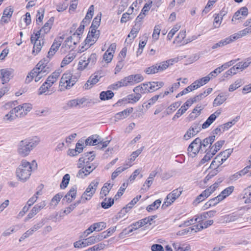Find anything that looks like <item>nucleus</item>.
Wrapping results in <instances>:
<instances>
[{"label": "nucleus", "instance_id": "f257e3e1", "mask_svg": "<svg viewBox=\"0 0 251 251\" xmlns=\"http://www.w3.org/2000/svg\"><path fill=\"white\" fill-rule=\"evenodd\" d=\"M54 17H51L49 20L45 23L44 26L39 30L38 31L35 35H31L30 37L31 43L33 44V49L32 53L35 55L38 53L42 48V46L41 43V41L39 40L41 32H44V33H47L51 27L52 25L54 22Z\"/></svg>", "mask_w": 251, "mask_h": 251}, {"label": "nucleus", "instance_id": "f03ea898", "mask_svg": "<svg viewBox=\"0 0 251 251\" xmlns=\"http://www.w3.org/2000/svg\"><path fill=\"white\" fill-rule=\"evenodd\" d=\"M39 143V139H25L21 141L17 145V151L20 156L25 157L28 156L31 151Z\"/></svg>", "mask_w": 251, "mask_h": 251}, {"label": "nucleus", "instance_id": "7ed1b4c3", "mask_svg": "<svg viewBox=\"0 0 251 251\" xmlns=\"http://www.w3.org/2000/svg\"><path fill=\"white\" fill-rule=\"evenodd\" d=\"M37 167V164L35 160L30 163L25 160H22L21 165L17 169V176L20 180L25 181L30 177L33 168H36Z\"/></svg>", "mask_w": 251, "mask_h": 251}, {"label": "nucleus", "instance_id": "20e7f679", "mask_svg": "<svg viewBox=\"0 0 251 251\" xmlns=\"http://www.w3.org/2000/svg\"><path fill=\"white\" fill-rule=\"evenodd\" d=\"M92 100L89 99L88 97H83L81 98H76L69 100L67 103V105L69 108L78 107L80 108L85 106H88L89 104L91 103Z\"/></svg>", "mask_w": 251, "mask_h": 251}, {"label": "nucleus", "instance_id": "39448f33", "mask_svg": "<svg viewBox=\"0 0 251 251\" xmlns=\"http://www.w3.org/2000/svg\"><path fill=\"white\" fill-rule=\"evenodd\" d=\"M203 150L201 148V139L198 137L189 145L187 149L189 156L192 157H195L200 151L203 152Z\"/></svg>", "mask_w": 251, "mask_h": 251}, {"label": "nucleus", "instance_id": "423d86ee", "mask_svg": "<svg viewBox=\"0 0 251 251\" xmlns=\"http://www.w3.org/2000/svg\"><path fill=\"white\" fill-rule=\"evenodd\" d=\"M94 159V157L92 155L87 158L88 160L86 162L85 169L83 168L79 171L76 175L77 177L82 178L83 174H84V176H86L93 172L94 170V163L92 162Z\"/></svg>", "mask_w": 251, "mask_h": 251}, {"label": "nucleus", "instance_id": "0eeeda50", "mask_svg": "<svg viewBox=\"0 0 251 251\" xmlns=\"http://www.w3.org/2000/svg\"><path fill=\"white\" fill-rule=\"evenodd\" d=\"M240 218H241L240 214L236 212H233L232 213L221 216L219 219L218 222L221 224H228L235 222Z\"/></svg>", "mask_w": 251, "mask_h": 251}, {"label": "nucleus", "instance_id": "6e6552de", "mask_svg": "<svg viewBox=\"0 0 251 251\" xmlns=\"http://www.w3.org/2000/svg\"><path fill=\"white\" fill-rule=\"evenodd\" d=\"M49 62V59H48L41 60L34 68V70L39 71L42 72L44 75H47L51 71L50 68L48 65Z\"/></svg>", "mask_w": 251, "mask_h": 251}, {"label": "nucleus", "instance_id": "1a4fd4ad", "mask_svg": "<svg viewBox=\"0 0 251 251\" xmlns=\"http://www.w3.org/2000/svg\"><path fill=\"white\" fill-rule=\"evenodd\" d=\"M201 129L199 123H194L184 135V139L188 140L191 137L194 136L199 133Z\"/></svg>", "mask_w": 251, "mask_h": 251}, {"label": "nucleus", "instance_id": "9d476101", "mask_svg": "<svg viewBox=\"0 0 251 251\" xmlns=\"http://www.w3.org/2000/svg\"><path fill=\"white\" fill-rule=\"evenodd\" d=\"M46 205V202L45 201H41V202L36 204L32 208L31 210L27 215V217L25 218V221L26 222L32 217H33L35 215H36L41 209L44 208Z\"/></svg>", "mask_w": 251, "mask_h": 251}, {"label": "nucleus", "instance_id": "9b49d317", "mask_svg": "<svg viewBox=\"0 0 251 251\" xmlns=\"http://www.w3.org/2000/svg\"><path fill=\"white\" fill-rule=\"evenodd\" d=\"M194 103L191 99L188 100L179 109L174 116L173 117L172 120H175L178 118L183 114H184L188 108Z\"/></svg>", "mask_w": 251, "mask_h": 251}, {"label": "nucleus", "instance_id": "f8f14e48", "mask_svg": "<svg viewBox=\"0 0 251 251\" xmlns=\"http://www.w3.org/2000/svg\"><path fill=\"white\" fill-rule=\"evenodd\" d=\"M248 15V8L245 6L242 7L234 13L231 21L233 22L234 20H242L245 19Z\"/></svg>", "mask_w": 251, "mask_h": 251}, {"label": "nucleus", "instance_id": "ddd939ff", "mask_svg": "<svg viewBox=\"0 0 251 251\" xmlns=\"http://www.w3.org/2000/svg\"><path fill=\"white\" fill-rule=\"evenodd\" d=\"M91 31H89L88 33L87 36L85 40V49H87L90 48L92 45H93V38L94 37V20H93L90 27Z\"/></svg>", "mask_w": 251, "mask_h": 251}, {"label": "nucleus", "instance_id": "4468645a", "mask_svg": "<svg viewBox=\"0 0 251 251\" xmlns=\"http://www.w3.org/2000/svg\"><path fill=\"white\" fill-rule=\"evenodd\" d=\"M236 121L233 120L231 122H228L225 124L219 126L213 131L214 135L219 134L223 133L225 130L228 129L232 126L235 124Z\"/></svg>", "mask_w": 251, "mask_h": 251}, {"label": "nucleus", "instance_id": "2eb2a0df", "mask_svg": "<svg viewBox=\"0 0 251 251\" xmlns=\"http://www.w3.org/2000/svg\"><path fill=\"white\" fill-rule=\"evenodd\" d=\"M110 140H104L100 136L95 134V149L101 150L106 148Z\"/></svg>", "mask_w": 251, "mask_h": 251}, {"label": "nucleus", "instance_id": "dca6fc26", "mask_svg": "<svg viewBox=\"0 0 251 251\" xmlns=\"http://www.w3.org/2000/svg\"><path fill=\"white\" fill-rule=\"evenodd\" d=\"M221 114V110H217L214 113L210 115V116L207 119L206 121L202 124V128L205 129L209 127L216 120L217 117L219 116Z\"/></svg>", "mask_w": 251, "mask_h": 251}, {"label": "nucleus", "instance_id": "f3484780", "mask_svg": "<svg viewBox=\"0 0 251 251\" xmlns=\"http://www.w3.org/2000/svg\"><path fill=\"white\" fill-rule=\"evenodd\" d=\"M0 75H1L2 84L8 82L12 77V71L7 69H3L0 70Z\"/></svg>", "mask_w": 251, "mask_h": 251}, {"label": "nucleus", "instance_id": "a211bd4d", "mask_svg": "<svg viewBox=\"0 0 251 251\" xmlns=\"http://www.w3.org/2000/svg\"><path fill=\"white\" fill-rule=\"evenodd\" d=\"M60 74L59 70L55 71L51 75L48 76L45 84H48L49 87H51L57 80Z\"/></svg>", "mask_w": 251, "mask_h": 251}, {"label": "nucleus", "instance_id": "6ab92c4d", "mask_svg": "<svg viewBox=\"0 0 251 251\" xmlns=\"http://www.w3.org/2000/svg\"><path fill=\"white\" fill-rule=\"evenodd\" d=\"M251 33V25L237 33L233 34L230 36V37L233 39V41L235 40L239 39L247 35L248 33Z\"/></svg>", "mask_w": 251, "mask_h": 251}, {"label": "nucleus", "instance_id": "aec40b11", "mask_svg": "<svg viewBox=\"0 0 251 251\" xmlns=\"http://www.w3.org/2000/svg\"><path fill=\"white\" fill-rule=\"evenodd\" d=\"M176 61L175 59H171L159 63H156L159 72L163 71L166 70L170 65H173Z\"/></svg>", "mask_w": 251, "mask_h": 251}, {"label": "nucleus", "instance_id": "412c9836", "mask_svg": "<svg viewBox=\"0 0 251 251\" xmlns=\"http://www.w3.org/2000/svg\"><path fill=\"white\" fill-rule=\"evenodd\" d=\"M133 92L135 93H138L140 94L150 92V91L149 87L148 82L142 83L140 85L135 87L133 89Z\"/></svg>", "mask_w": 251, "mask_h": 251}, {"label": "nucleus", "instance_id": "4be33fe9", "mask_svg": "<svg viewBox=\"0 0 251 251\" xmlns=\"http://www.w3.org/2000/svg\"><path fill=\"white\" fill-rule=\"evenodd\" d=\"M113 187V184L109 183H105L102 187L100 194V198L103 199L109 193Z\"/></svg>", "mask_w": 251, "mask_h": 251}, {"label": "nucleus", "instance_id": "5701e85b", "mask_svg": "<svg viewBox=\"0 0 251 251\" xmlns=\"http://www.w3.org/2000/svg\"><path fill=\"white\" fill-rule=\"evenodd\" d=\"M141 98V94L135 93L134 94H130L126 98L122 100V101H127L128 103H135L137 102Z\"/></svg>", "mask_w": 251, "mask_h": 251}, {"label": "nucleus", "instance_id": "b1692460", "mask_svg": "<svg viewBox=\"0 0 251 251\" xmlns=\"http://www.w3.org/2000/svg\"><path fill=\"white\" fill-rule=\"evenodd\" d=\"M227 98V96L226 94L223 93L219 94L214 99L213 102V106L216 107L221 105L226 100Z\"/></svg>", "mask_w": 251, "mask_h": 251}, {"label": "nucleus", "instance_id": "393cba45", "mask_svg": "<svg viewBox=\"0 0 251 251\" xmlns=\"http://www.w3.org/2000/svg\"><path fill=\"white\" fill-rule=\"evenodd\" d=\"M61 44V41H54L52 44L50 50L48 52V58H50L53 56L58 50Z\"/></svg>", "mask_w": 251, "mask_h": 251}, {"label": "nucleus", "instance_id": "a878e982", "mask_svg": "<svg viewBox=\"0 0 251 251\" xmlns=\"http://www.w3.org/2000/svg\"><path fill=\"white\" fill-rule=\"evenodd\" d=\"M94 13V6L92 5L90 6L88 12L85 16L84 19L82 21V24H86V25H88L90 20L93 17V16Z\"/></svg>", "mask_w": 251, "mask_h": 251}, {"label": "nucleus", "instance_id": "bb28decb", "mask_svg": "<svg viewBox=\"0 0 251 251\" xmlns=\"http://www.w3.org/2000/svg\"><path fill=\"white\" fill-rule=\"evenodd\" d=\"M76 54L74 52H71L68 54L62 60L61 63V67H64L69 64L75 58Z\"/></svg>", "mask_w": 251, "mask_h": 251}, {"label": "nucleus", "instance_id": "cd10ccee", "mask_svg": "<svg viewBox=\"0 0 251 251\" xmlns=\"http://www.w3.org/2000/svg\"><path fill=\"white\" fill-rule=\"evenodd\" d=\"M133 112L132 108H127L116 114L115 118L118 120H121L126 118Z\"/></svg>", "mask_w": 251, "mask_h": 251}, {"label": "nucleus", "instance_id": "c85d7f7f", "mask_svg": "<svg viewBox=\"0 0 251 251\" xmlns=\"http://www.w3.org/2000/svg\"><path fill=\"white\" fill-rule=\"evenodd\" d=\"M128 78L130 82V85L140 82L144 79V77L140 74L130 75L128 76Z\"/></svg>", "mask_w": 251, "mask_h": 251}, {"label": "nucleus", "instance_id": "c756f323", "mask_svg": "<svg viewBox=\"0 0 251 251\" xmlns=\"http://www.w3.org/2000/svg\"><path fill=\"white\" fill-rule=\"evenodd\" d=\"M93 57L94 55L93 54L91 55V56L87 58L86 60H83L82 62H79L78 65V69L80 70H82L85 69L89 63L91 62L92 64L93 63Z\"/></svg>", "mask_w": 251, "mask_h": 251}, {"label": "nucleus", "instance_id": "7c9ffc66", "mask_svg": "<svg viewBox=\"0 0 251 251\" xmlns=\"http://www.w3.org/2000/svg\"><path fill=\"white\" fill-rule=\"evenodd\" d=\"M242 199L245 203H251V185L244 190Z\"/></svg>", "mask_w": 251, "mask_h": 251}, {"label": "nucleus", "instance_id": "2f4dec72", "mask_svg": "<svg viewBox=\"0 0 251 251\" xmlns=\"http://www.w3.org/2000/svg\"><path fill=\"white\" fill-rule=\"evenodd\" d=\"M233 39H232L230 36H229V37L226 38L224 40H221L218 43L214 44L212 47V49H215L219 47H222L225 45L231 43Z\"/></svg>", "mask_w": 251, "mask_h": 251}, {"label": "nucleus", "instance_id": "473e14b6", "mask_svg": "<svg viewBox=\"0 0 251 251\" xmlns=\"http://www.w3.org/2000/svg\"><path fill=\"white\" fill-rule=\"evenodd\" d=\"M186 36V31L185 30L180 31L177 36L176 37L175 40L173 42L174 44H179L182 43V44H186L188 43V42H185L183 41L184 38Z\"/></svg>", "mask_w": 251, "mask_h": 251}, {"label": "nucleus", "instance_id": "72a5a7b5", "mask_svg": "<svg viewBox=\"0 0 251 251\" xmlns=\"http://www.w3.org/2000/svg\"><path fill=\"white\" fill-rule=\"evenodd\" d=\"M103 200L101 202V206L104 209H108L111 207L114 204L115 199L113 198H105L103 199Z\"/></svg>", "mask_w": 251, "mask_h": 251}, {"label": "nucleus", "instance_id": "f704fd0d", "mask_svg": "<svg viewBox=\"0 0 251 251\" xmlns=\"http://www.w3.org/2000/svg\"><path fill=\"white\" fill-rule=\"evenodd\" d=\"M17 117L12 109L3 117V120L6 123H9L13 121Z\"/></svg>", "mask_w": 251, "mask_h": 251}, {"label": "nucleus", "instance_id": "c9c22d12", "mask_svg": "<svg viewBox=\"0 0 251 251\" xmlns=\"http://www.w3.org/2000/svg\"><path fill=\"white\" fill-rule=\"evenodd\" d=\"M176 199V197L172 195L171 193H169L165 199V201L163 202L162 208H166L170 205Z\"/></svg>", "mask_w": 251, "mask_h": 251}, {"label": "nucleus", "instance_id": "e433bc0d", "mask_svg": "<svg viewBox=\"0 0 251 251\" xmlns=\"http://www.w3.org/2000/svg\"><path fill=\"white\" fill-rule=\"evenodd\" d=\"M74 77L72 74L70 72H67L62 75L60 81L59 85L64 86L65 83H66L67 81H70Z\"/></svg>", "mask_w": 251, "mask_h": 251}, {"label": "nucleus", "instance_id": "4c0bfd02", "mask_svg": "<svg viewBox=\"0 0 251 251\" xmlns=\"http://www.w3.org/2000/svg\"><path fill=\"white\" fill-rule=\"evenodd\" d=\"M203 225L201 223L197 225L194 226L193 227H190L187 229L184 230V232L182 233H187L188 232L192 233L193 231H194V232H196L198 231H200L203 229Z\"/></svg>", "mask_w": 251, "mask_h": 251}, {"label": "nucleus", "instance_id": "58836bf2", "mask_svg": "<svg viewBox=\"0 0 251 251\" xmlns=\"http://www.w3.org/2000/svg\"><path fill=\"white\" fill-rule=\"evenodd\" d=\"M233 190L234 187L230 186L222 191L221 193L219 195V196H221L220 198H221L222 201L230 195L233 191Z\"/></svg>", "mask_w": 251, "mask_h": 251}, {"label": "nucleus", "instance_id": "ea45409f", "mask_svg": "<svg viewBox=\"0 0 251 251\" xmlns=\"http://www.w3.org/2000/svg\"><path fill=\"white\" fill-rule=\"evenodd\" d=\"M211 77H209V75H207L206 76L202 77L199 79L196 80L194 81V84H196L198 88L203 86L206 84L211 79Z\"/></svg>", "mask_w": 251, "mask_h": 251}, {"label": "nucleus", "instance_id": "a19ab883", "mask_svg": "<svg viewBox=\"0 0 251 251\" xmlns=\"http://www.w3.org/2000/svg\"><path fill=\"white\" fill-rule=\"evenodd\" d=\"M113 96L114 93L110 90L102 91L100 95V100H102L111 99Z\"/></svg>", "mask_w": 251, "mask_h": 251}, {"label": "nucleus", "instance_id": "79ce46f5", "mask_svg": "<svg viewBox=\"0 0 251 251\" xmlns=\"http://www.w3.org/2000/svg\"><path fill=\"white\" fill-rule=\"evenodd\" d=\"M30 75L32 76V77H34L36 82H38L43 77L46 75L42 74V72L34 70V68L30 72Z\"/></svg>", "mask_w": 251, "mask_h": 251}, {"label": "nucleus", "instance_id": "37998d69", "mask_svg": "<svg viewBox=\"0 0 251 251\" xmlns=\"http://www.w3.org/2000/svg\"><path fill=\"white\" fill-rule=\"evenodd\" d=\"M215 136L214 135L205 138L202 141L201 140V148L206 147L209 144L210 145L214 142Z\"/></svg>", "mask_w": 251, "mask_h": 251}, {"label": "nucleus", "instance_id": "c03bdc74", "mask_svg": "<svg viewBox=\"0 0 251 251\" xmlns=\"http://www.w3.org/2000/svg\"><path fill=\"white\" fill-rule=\"evenodd\" d=\"M75 82V78L74 77L72 78L71 80H70V81H67L66 83H65L64 86L59 85L60 89L61 91H64L66 89H69L74 85Z\"/></svg>", "mask_w": 251, "mask_h": 251}, {"label": "nucleus", "instance_id": "a18cd8bd", "mask_svg": "<svg viewBox=\"0 0 251 251\" xmlns=\"http://www.w3.org/2000/svg\"><path fill=\"white\" fill-rule=\"evenodd\" d=\"M13 110L17 117H21L26 115L22 105L13 108Z\"/></svg>", "mask_w": 251, "mask_h": 251}, {"label": "nucleus", "instance_id": "49530a36", "mask_svg": "<svg viewBox=\"0 0 251 251\" xmlns=\"http://www.w3.org/2000/svg\"><path fill=\"white\" fill-rule=\"evenodd\" d=\"M161 203L160 200L158 199L155 201L151 204L149 205L146 208L148 212H151L153 210H155L159 207Z\"/></svg>", "mask_w": 251, "mask_h": 251}, {"label": "nucleus", "instance_id": "de8ad7c7", "mask_svg": "<svg viewBox=\"0 0 251 251\" xmlns=\"http://www.w3.org/2000/svg\"><path fill=\"white\" fill-rule=\"evenodd\" d=\"M243 81L241 79H237L234 83L231 84L228 88L229 92H233L243 85Z\"/></svg>", "mask_w": 251, "mask_h": 251}, {"label": "nucleus", "instance_id": "09e8293b", "mask_svg": "<svg viewBox=\"0 0 251 251\" xmlns=\"http://www.w3.org/2000/svg\"><path fill=\"white\" fill-rule=\"evenodd\" d=\"M202 109L201 106H197L193 110L192 113L189 115L190 119L192 120L195 119L198 116L200 115L201 111Z\"/></svg>", "mask_w": 251, "mask_h": 251}, {"label": "nucleus", "instance_id": "8fccbe9b", "mask_svg": "<svg viewBox=\"0 0 251 251\" xmlns=\"http://www.w3.org/2000/svg\"><path fill=\"white\" fill-rule=\"evenodd\" d=\"M225 161V160H224L223 159L222 157L220 155V154H219L214 158V160L212 161V162L210 164V168H213L214 167V163H217V165L220 166Z\"/></svg>", "mask_w": 251, "mask_h": 251}, {"label": "nucleus", "instance_id": "3c124183", "mask_svg": "<svg viewBox=\"0 0 251 251\" xmlns=\"http://www.w3.org/2000/svg\"><path fill=\"white\" fill-rule=\"evenodd\" d=\"M70 179V176L69 174H67L65 175L62 178V182L60 184V187L61 189H65L66 188L69 183Z\"/></svg>", "mask_w": 251, "mask_h": 251}, {"label": "nucleus", "instance_id": "603ef678", "mask_svg": "<svg viewBox=\"0 0 251 251\" xmlns=\"http://www.w3.org/2000/svg\"><path fill=\"white\" fill-rule=\"evenodd\" d=\"M94 85V76L92 75L89 79L85 83L83 88L85 90H89L92 88Z\"/></svg>", "mask_w": 251, "mask_h": 251}, {"label": "nucleus", "instance_id": "864d4df0", "mask_svg": "<svg viewBox=\"0 0 251 251\" xmlns=\"http://www.w3.org/2000/svg\"><path fill=\"white\" fill-rule=\"evenodd\" d=\"M128 185L127 183H124L120 187L117 193L115 195L114 199L115 200H117L121 196L124 194V192Z\"/></svg>", "mask_w": 251, "mask_h": 251}, {"label": "nucleus", "instance_id": "5fc2aeb1", "mask_svg": "<svg viewBox=\"0 0 251 251\" xmlns=\"http://www.w3.org/2000/svg\"><path fill=\"white\" fill-rule=\"evenodd\" d=\"M209 197L206 193L203 191L200 195H199L194 201V203L196 205L204 201L206 198Z\"/></svg>", "mask_w": 251, "mask_h": 251}, {"label": "nucleus", "instance_id": "6e6d98bb", "mask_svg": "<svg viewBox=\"0 0 251 251\" xmlns=\"http://www.w3.org/2000/svg\"><path fill=\"white\" fill-rule=\"evenodd\" d=\"M158 72L156 64L146 68L145 70V72L148 75L155 74Z\"/></svg>", "mask_w": 251, "mask_h": 251}, {"label": "nucleus", "instance_id": "4d7b16f0", "mask_svg": "<svg viewBox=\"0 0 251 251\" xmlns=\"http://www.w3.org/2000/svg\"><path fill=\"white\" fill-rule=\"evenodd\" d=\"M75 36V33L73 34V36H70L68 37L65 41V43L63 44L61 49L63 48L64 46L65 47H67L68 49H70L72 47V43L73 38Z\"/></svg>", "mask_w": 251, "mask_h": 251}, {"label": "nucleus", "instance_id": "13d9d810", "mask_svg": "<svg viewBox=\"0 0 251 251\" xmlns=\"http://www.w3.org/2000/svg\"><path fill=\"white\" fill-rule=\"evenodd\" d=\"M180 26L179 25H176L169 32L167 35V38L169 40H171L173 37L175 33L179 30Z\"/></svg>", "mask_w": 251, "mask_h": 251}, {"label": "nucleus", "instance_id": "bf43d9fd", "mask_svg": "<svg viewBox=\"0 0 251 251\" xmlns=\"http://www.w3.org/2000/svg\"><path fill=\"white\" fill-rule=\"evenodd\" d=\"M233 151L232 149H228L225 151L220 152L219 154L222 157L224 160H226L231 155Z\"/></svg>", "mask_w": 251, "mask_h": 251}, {"label": "nucleus", "instance_id": "052dcab7", "mask_svg": "<svg viewBox=\"0 0 251 251\" xmlns=\"http://www.w3.org/2000/svg\"><path fill=\"white\" fill-rule=\"evenodd\" d=\"M218 186L219 182H215L212 185H211L209 188L205 190L204 191L208 196H209L211 194L214 192V191L218 187Z\"/></svg>", "mask_w": 251, "mask_h": 251}, {"label": "nucleus", "instance_id": "680f3d73", "mask_svg": "<svg viewBox=\"0 0 251 251\" xmlns=\"http://www.w3.org/2000/svg\"><path fill=\"white\" fill-rule=\"evenodd\" d=\"M94 231V224L92 225L88 229H87L80 236V238H86L90 233Z\"/></svg>", "mask_w": 251, "mask_h": 251}, {"label": "nucleus", "instance_id": "e2e57ef3", "mask_svg": "<svg viewBox=\"0 0 251 251\" xmlns=\"http://www.w3.org/2000/svg\"><path fill=\"white\" fill-rule=\"evenodd\" d=\"M62 197L63 195L61 194L58 193L55 195L51 200V204L56 206Z\"/></svg>", "mask_w": 251, "mask_h": 251}, {"label": "nucleus", "instance_id": "0e129e2a", "mask_svg": "<svg viewBox=\"0 0 251 251\" xmlns=\"http://www.w3.org/2000/svg\"><path fill=\"white\" fill-rule=\"evenodd\" d=\"M180 105V103L178 102H174L170 105L168 107L167 114L169 115L173 111H175L176 109L178 108Z\"/></svg>", "mask_w": 251, "mask_h": 251}, {"label": "nucleus", "instance_id": "69168bd1", "mask_svg": "<svg viewBox=\"0 0 251 251\" xmlns=\"http://www.w3.org/2000/svg\"><path fill=\"white\" fill-rule=\"evenodd\" d=\"M79 201H78L76 203L71 204L69 206L66 207L63 211L62 214L68 215L70 213L76 206V205L79 203Z\"/></svg>", "mask_w": 251, "mask_h": 251}, {"label": "nucleus", "instance_id": "338daca9", "mask_svg": "<svg viewBox=\"0 0 251 251\" xmlns=\"http://www.w3.org/2000/svg\"><path fill=\"white\" fill-rule=\"evenodd\" d=\"M77 188L76 186H73L69 191L67 193L68 196L71 197L74 200L75 198L76 194Z\"/></svg>", "mask_w": 251, "mask_h": 251}, {"label": "nucleus", "instance_id": "774afa93", "mask_svg": "<svg viewBox=\"0 0 251 251\" xmlns=\"http://www.w3.org/2000/svg\"><path fill=\"white\" fill-rule=\"evenodd\" d=\"M250 64V62H240L236 64L235 66L236 67V68L239 70H240L242 71L244 69L246 68L249 66Z\"/></svg>", "mask_w": 251, "mask_h": 251}]
</instances>
